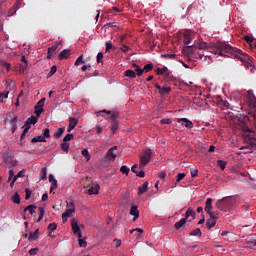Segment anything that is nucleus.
<instances>
[{"mask_svg": "<svg viewBox=\"0 0 256 256\" xmlns=\"http://www.w3.org/2000/svg\"><path fill=\"white\" fill-rule=\"evenodd\" d=\"M195 49L210 51V53H214V55H220V57H224L223 53H229V55H234L236 59H239L245 65V67H249V62L247 59L249 57L247 55H243L241 50L225 43V42H217L216 44H207L205 42L196 43L193 45Z\"/></svg>", "mask_w": 256, "mask_h": 256, "instance_id": "nucleus-1", "label": "nucleus"}, {"mask_svg": "<svg viewBox=\"0 0 256 256\" xmlns=\"http://www.w3.org/2000/svg\"><path fill=\"white\" fill-rule=\"evenodd\" d=\"M204 210L210 217V219L206 221V227L207 229H213V227L217 225V219H219L218 214L213 211V199L207 198Z\"/></svg>", "mask_w": 256, "mask_h": 256, "instance_id": "nucleus-2", "label": "nucleus"}, {"mask_svg": "<svg viewBox=\"0 0 256 256\" xmlns=\"http://www.w3.org/2000/svg\"><path fill=\"white\" fill-rule=\"evenodd\" d=\"M244 139H245V142L247 143V145L242 146L240 148L241 151H243L245 149H251L253 147H256L255 131H253L249 128H244Z\"/></svg>", "mask_w": 256, "mask_h": 256, "instance_id": "nucleus-3", "label": "nucleus"}, {"mask_svg": "<svg viewBox=\"0 0 256 256\" xmlns=\"http://www.w3.org/2000/svg\"><path fill=\"white\" fill-rule=\"evenodd\" d=\"M235 205V198L233 197H225L222 200H218L216 202V207L220 211H227V209H231Z\"/></svg>", "mask_w": 256, "mask_h": 256, "instance_id": "nucleus-4", "label": "nucleus"}, {"mask_svg": "<svg viewBox=\"0 0 256 256\" xmlns=\"http://www.w3.org/2000/svg\"><path fill=\"white\" fill-rule=\"evenodd\" d=\"M248 95V106L250 109L249 115L254 117L256 119V97L255 94L253 93V90H248L247 92Z\"/></svg>", "mask_w": 256, "mask_h": 256, "instance_id": "nucleus-5", "label": "nucleus"}, {"mask_svg": "<svg viewBox=\"0 0 256 256\" xmlns=\"http://www.w3.org/2000/svg\"><path fill=\"white\" fill-rule=\"evenodd\" d=\"M103 113H106V115H111L108 119V121H113V123H117V118L119 117L118 111H109V110H101L98 112V115H103Z\"/></svg>", "mask_w": 256, "mask_h": 256, "instance_id": "nucleus-6", "label": "nucleus"}, {"mask_svg": "<svg viewBox=\"0 0 256 256\" xmlns=\"http://www.w3.org/2000/svg\"><path fill=\"white\" fill-rule=\"evenodd\" d=\"M99 189H101L99 184H95L90 187L84 186V191L87 193V195H99Z\"/></svg>", "mask_w": 256, "mask_h": 256, "instance_id": "nucleus-7", "label": "nucleus"}, {"mask_svg": "<svg viewBox=\"0 0 256 256\" xmlns=\"http://www.w3.org/2000/svg\"><path fill=\"white\" fill-rule=\"evenodd\" d=\"M71 227L74 235H77L78 239H81V237H83V233H81V227L77 223V220L72 219Z\"/></svg>", "mask_w": 256, "mask_h": 256, "instance_id": "nucleus-8", "label": "nucleus"}, {"mask_svg": "<svg viewBox=\"0 0 256 256\" xmlns=\"http://www.w3.org/2000/svg\"><path fill=\"white\" fill-rule=\"evenodd\" d=\"M151 150H146L144 155L140 157V167H145L151 161Z\"/></svg>", "mask_w": 256, "mask_h": 256, "instance_id": "nucleus-9", "label": "nucleus"}, {"mask_svg": "<svg viewBox=\"0 0 256 256\" xmlns=\"http://www.w3.org/2000/svg\"><path fill=\"white\" fill-rule=\"evenodd\" d=\"M108 161H115L117 159V146L110 148L106 153Z\"/></svg>", "mask_w": 256, "mask_h": 256, "instance_id": "nucleus-10", "label": "nucleus"}, {"mask_svg": "<svg viewBox=\"0 0 256 256\" xmlns=\"http://www.w3.org/2000/svg\"><path fill=\"white\" fill-rule=\"evenodd\" d=\"M154 87L158 90L159 95H169L171 93V87H161L159 84H154Z\"/></svg>", "mask_w": 256, "mask_h": 256, "instance_id": "nucleus-11", "label": "nucleus"}, {"mask_svg": "<svg viewBox=\"0 0 256 256\" xmlns=\"http://www.w3.org/2000/svg\"><path fill=\"white\" fill-rule=\"evenodd\" d=\"M177 122L180 125H183L184 127H186V129H193V122H191V120L187 118H179Z\"/></svg>", "mask_w": 256, "mask_h": 256, "instance_id": "nucleus-12", "label": "nucleus"}, {"mask_svg": "<svg viewBox=\"0 0 256 256\" xmlns=\"http://www.w3.org/2000/svg\"><path fill=\"white\" fill-rule=\"evenodd\" d=\"M57 49H59V44H54L52 47L48 48V55H47V59L51 60L53 59V55H55V53H57Z\"/></svg>", "mask_w": 256, "mask_h": 256, "instance_id": "nucleus-13", "label": "nucleus"}, {"mask_svg": "<svg viewBox=\"0 0 256 256\" xmlns=\"http://www.w3.org/2000/svg\"><path fill=\"white\" fill-rule=\"evenodd\" d=\"M71 55V50L69 49H64L60 52L58 55L59 61H63V59H69V56Z\"/></svg>", "mask_w": 256, "mask_h": 256, "instance_id": "nucleus-14", "label": "nucleus"}, {"mask_svg": "<svg viewBox=\"0 0 256 256\" xmlns=\"http://www.w3.org/2000/svg\"><path fill=\"white\" fill-rule=\"evenodd\" d=\"M77 123H79L77 118L70 117V122H69V126L67 129L68 133H71L73 131V129H75V127H77Z\"/></svg>", "mask_w": 256, "mask_h": 256, "instance_id": "nucleus-15", "label": "nucleus"}, {"mask_svg": "<svg viewBox=\"0 0 256 256\" xmlns=\"http://www.w3.org/2000/svg\"><path fill=\"white\" fill-rule=\"evenodd\" d=\"M130 215H132L133 221H137V219H139V209L137 206H132L130 209Z\"/></svg>", "mask_w": 256, "mask_h": 256, "instance_id": "nucleus-16", "label": "nucleus"}, {"mask_svg": "<svg viewBox=\"0 0 256 256\" xmlns=\"http://www.w3.org/2000/svg\"><path fill=\"white\" fill-rule=\"evenodd\" d=\"M39 121V119L36 116H31L26 120L25 126L30 127V125H35Z\"/></svg>", "mask_w": 256, "mask_h": 256, "instance_id": "nucleus-17", "label": "nucleus"}, {"mask_svg": "<svg viewBox=\"0 0 256 256\" xmlns=\"http://www.w3.org/2000/svg\"><path fill=\"white\" fill-rule=\"evenodd\" d=\"M185 223H187V218H181L178 222H176L174 224V228L179 231V229H181V227H183V225H185Z\"/></svg>", "mask_w": 256, "mask_h": 256, "instance_id": "nucleus-18", "label": "nucleus"}, {"mask_svg": "<svg viewBox=\"0 0 256 256\" xmlns=\"http://www.w3.org/2000/svg\"><path fill=\"white\" fill-rule=\"evenodd\" d=\"M148 187L149 182H144V184L138 188V195H143V193H147Z\"/></svg>", "mask_w": 256, "mask_h": 256, "instance_id": "nucleus-19", "label": "nucleus"}, {"mask_svg": "<svg viewBox=\"0 0 256 256\" xmlns=\"http://www.w3.org/2000/svg\"><path fill=\"white\" fill-rule=\"evenodd\" d=\"M196 215H197V213H195V210H193L192 208H188L185 213L184 219H186V221H187V219H189V217H192L193 219H195Z\"/></svg>", "mask_w": 256, "mask_h": 256, "instance_id": "nucleus-20", "label": "nucleus"}, {"mask_svg": "<svg viewBox=\"0 0 256 256\" xmlns=\"http://www.w3.org/2000/svg\"><path fill=\"white\" fill-rule=\"evenodd\" d=\"M125 77H129V79H135L137 77V73L131 69H128L124 72Z\"/></svg>", "mask_w": 256, "mask_h": 256, "instance_id": "nucleus-21", "label": "nucleus"}, {"mask_svg": "<svg viewBox=\"0 0 256 256\" xmlns=\"http://www.w3.org/2000/svg\"><path fill=\"white\" fill-rule=\"evenodd\" d=\"M201 235H203V232H201L200 228H196L189 233L190 237H201Z\"/></svg>", "mask_w": 256, "mask_h": 256, "instance_id": "nucleus-22", "label": "nucleus"}, {"mask_svg": "<svg viewBox=\"0 0 256 256\" xmlns=\"http://www.w3.org/2000/svg\"><path fill=\"white\" fill-rule=\"evenodd\" d=\"M35 209H37V206L31 204L28 205L25 209H24V213H27V211H29L30 215H33L35 213Z\"/></svg>", "mask_w": 256, "mask_h": 256, "instance_id": "nucleus-23", "label": "nucleus"}, {"mask_svg": "<svg viewBox=\"0 0 256 256\" xmlns=\"http://www.w3.org/2000/svg\"><path fill=\"white\" fill-rule=\"evenodd\" d=\"M28 239L29 241H35L36 239H39V229H36L35 232L30 233Z\"/></svg>", "mask_w": 256, "mask_h": 256, "instance_id": "nucleus-24", "label": "nucleus"}, {"mask_svg": "<svg viewBox=\"0 0 256 256\" xmlns=\"http://www.w3.org/2000/svg\"><path fill=\"white\" fill-rule=\"evenodd\" d=\"M48 231H49V237H51V234L53 233V231H57V223H50L48 225Z\"/></svg>", "mask_w": 256, "mask_h": 256, "instance_id": "nucleus-25", "label": "nucleus"}, {"mask_svg": "<svg viewBox=\"0 0 256 256\" xmlns=\"http://www.w3.org/2000/svg\"><path fill=\"white\" fill-rule=\"evenodd\" d=\"M65 133V127L63 128H58L55 133H54V137H56V139H59L63 134Z\"/></svg>", "mask_w": 256, "mask_h": 256, "instance_id": "nucleus-26", "label": "nucleus"}, {"mask_svg": "<svg viewBox=\"0 0 256 256\" xmlns=\"http://www.w3.org/2000/svg\"><path fill=\"white\" fill-rule=\"evenodd\" d=\"M46 141L43 136H37L32 138L31 143H45Z\"/></svg>", "mask_w": 256, "mask_h": 256, "instance_id": "nucleus-27", "label": "nucleus"}, {"mask_svg": "<svg viewBox=\"0 0 256 256\" xmlns=\"http://www.w3.org/2000/svg\"><path fill=\"white\" fill-rule=\"evenodd\" d=\"M13 203H16V205H19V203H21V196H19V193H15L12 197H11Z\"/></svg>", "mask_w": 256, "mask_h": 256, "instance_id": "nucleus-28", "label": "nucleus"}, {"mask_svg": "<svg viewBox=\"0 0 256 256\" xmlns=\"http://www.w3.org/2000/svg\"><path fill=\"white\" fill-rule=\"evenodd\" d=\"M193 41V36L191 34L184 35V43L185 45H189Z\"/></svg>", "mask_w": 256, "mask_h": 256, "instance_id": "nucleus-29", "label": "nucleus"}, {"mask_svg": "<svg viewBox=\"0 0 256 256\" xmlns=\"http://www.w3.org/2000/svg\"><path fill=\"white\" fill-rule=\"evenodd\" d=\"M38 210H39V217H38L37 223H39V221H42L43 216L45 215V208L39 207Z\"/></svg>", "mask_w": 256, "mask_h": 256, "instance_id": "nucleus-30", "label": "nucleus"}, {"mask_svg": "<svg viewBox=\"0 0 256 256\" xmlns=\"http://www.w3.org/2000/svg\"><path fill=\"white\" fill-rule=\"evenodd\" d=\"M69 147H70V144L68 142H63L61 144V149L62 151H64L65 153H69Z\"/></svg>", "mask_w": 256, "mask_h": 256, "instance_id": "nucleus-31", "label": "nucleus"}, {"mask_svg": "<svg viewBox=\"0 0 256 256\" xmlns=\"http://www.w3.org/2000/svg\"><path fill=\"white\" fill-rule=\"evenodd\" d=\"M82 155H83V157H85L86 161H91V155L89 154V150L83 149Z\"/></svg>", "mask_w": 256, "mask_h": 256, "instance_id": "nucleus-32", "label": "nucleus"}, {"mask_svg": "<svg viewBox=\"0 0 256 256\" xmlns=\"http://www.w3.org/2000/svg\"><path fill=\"white\" fill-rule=\"evenodd\" d=\"M74 211H75L74 208H68L62 215H64V217H71V215H73Z\"/></svg>", "mask_w": 256, "mask_h": 256, "instance_id": "nucleus-33", "label": "nucleus"}, {"mask_svg": "<svg viewBox=\"0 0 256 256\" xmlns=\"http://www.w3.org/2000/svg\"><path fill=\"white\" fill-rule=\"evenodd\" d=\"M120 171L121 173H123V175H129V172L131 171V169H129V167L124 165V166H121Z\"/></svg>", "mask_w": 256, "mask_h": 256, "instance_id": "nucleus-34", "label": "nucleus"}, {"mask_svg": "<svg viewBox=\"0 0 256 256\" xmlns=\"http://www.w3.org/2000/svg\"><path fill=\"white\" fill-rule=\"evenodd\" d=\"M36 107L38 109H43V107H45V98H42L38 101V103L36 104Z\"/></svg>", "mask_w": 256, "mask_h": 256, "instance_id": "nucleus-35", "label": "nucleus"}, {"mask_svg": "<svg viewBox=\"0 0 256 256\" xmlns=\"http://www.w3.org/2000/svg\"><path fill=\"white\" fill-rule=\"evenodd\" d=\"M217 165L220 167V169L222 171H225V166L227 165V162L223 161V160H218L217 161Z\"/></svg>", "mask_w": 256, "mask_h": 256, "instance_id": "nucleus-36", "label": "nucleus"}, {"mask_svg": "<svg viewBox=\"0 0 256 256\" xmlns=\"http://www.w3.org/2000/svg\"><path fill=\"white\" fill-rule=\"evenodd\" d=\"M7 97H9V91L0 93V103H3V100L7 99Z\"/></svg>", "mask_w": 256, "mask_h": 256, "instance_id": "nucleus-37", "label": "nucleus"}, {"mask_svg": "<svg viewBox=\"0 0 256 256\" xmlns=\"http://www.w3.org/2000/svg\"><path fill=\"white\" fill-rule=\"evenodd\" d=\"M56 73H57V66H52L48 75H47V77L49 78V77L53 76Z\"/></svg>", "mask_w": 256, "mask_h": 256, "instance_id": "nucleus-38", "label": "nucleus"}, {"mask_svg": "<svg viewBox=\"0 0 256 256\" xmlns=\"http://www.w3.org/2000/svg\"><path fill=\"white\" fill-rule=\"evenodd\" d=\"M190 173H191V177L195 178V177H198L199 175V170L197 168H192L190 170Z\"/></svg>", "mask_w": 256, "mask_h": 256, "instance_id": "nucleus-39", "label": "nucleus"}, {"mask_svg": "<svg viewBox=\"0 0 256 256\" xmlns=\"http://www.w3.org/2000/svg\"><path fill=\"white\" fill-rule=\"evenodd\" d=\"M105 45H106L105 51H106V53H109V51H111V49H113V44L111 43V41H107L105 43Z\"/></svg>", "mask_w": 256, "mask_h": 256, "instance_id": "nucleus-40", "label": "nucleus"}, {"mask_svg": "<svg viewBox=\"0 0 256 256\" xmlns=\"http://www.w3.org/2000/svg\"><path fill=\"white\" fill-rule=\"evenodd\" d=\"M144 71H145V73H149V71H153V64L152 63L146 64L144 66Z\"/></svg>", "mask_w": 256, "mask_h": 256, "instance_id": "nucleus-41", "label": "nucleus"}, {"mask_svg": "<svg viewBox=\"0 0 256 256\" xmlns=\"http://www.w3.org/2000/svg\"><path fill=\"white\" fill-rule=\"evenodd\" d=\"M165 81H171L173 79V74L171 72H166L164 74Z\"/></svg>", "mask_w": 256, "mask_h": 256, "instance_id": "nucleus-42", "label": "nucleus"}, {"mask_svg": "<svg viewBox=\"0 0 256 256\" xmlns=\"http://www.w3.org/2000/svg\"><path fill=\"white\" fill-rule=\"evenodd\" d=\"M83 63H85V61L83 60V55H80V56L77 58V60H76V62H75V65H76V66L83 65Z\"/></svg>", "mask_w": 256, "mask_h": 256, "instance_id": "nucleus-43", "label": "nucleus"}, {"mask_svg": "<svg viewBox=\"0 0 256 256\" xmlns=\"http://www.w3.org/2000/svg\"><path fill=\"white\" fill-rule=\"evenodd\" d=\"M49 137H51L50 130H49V128H46L43 131V138L44 139H49Z\"/></svg>", "mask_w": 256, "mask_h": 256, "instance_id": "nucleus-44", "label": "nucleus"}, {"mask_svg": "<svg viewBox=\"0 0 256 256\" xmlns=\"http://www.w3.org/2000/svg\"><path fill=\"white\" fill-rule=\"evenodd\" d=\"M134 73H136V75L138 77H141V75H143V73H145V70L141 69L140 67H137V69H135Z\"/></svg>", "mask_w": 256, "mask_h": 256, "instance_id": "nucleus-45", "label": "nucleus"}, {"mask_svg": "<svg viewBox=\"0 0 256 256\" xmlns=\"http://www.w3.org/2000/svg\"><path fill=\"white\" fill-rule=\"evenodd\" d=\"M186 53L189 56L193 55L195 53V50H193V46H187Z\"/></svg>", "mask_w": 256, "mask_h": 256, "instance_id": "nucleus-46", "label": "nucleus"}, {"mask_svg": "<svg viewBox=\"0 0 256 256\" xmlns=\"http://www.w3.org/2000/svg\"><path fill=\"white\" fill-rule=\"evenodd\" d=\"M36 117H41V113H43V108H37V106H35V111H34Z\"/></svg>", "mask_w": 256, "mask_h": 256, "instance_id": "nucleus-47", "label": "nucleus"}, {"mask_svg": "<svg viewBox=\"0 0 256 256\" xmlns=\"http://www.w3.org/2000/svg\"><path fill=\"white\" fill-rule=\"evenodd\" d=\"M78 245H79L80 247L85 248V247H87V241H85V240L79 238V239H78Z\"/></svg>", "mask_w": 256, "mask_h": 256, "instance_id": "nucleus-48", "label": "nucleus"}, {"mask_svg": "<svg viewBox=\"0 0 256 256\" xmlns=\"http://www.w3.org/2000/svg\"><path fill=\"white\" fill-rule=\"evenodd\" d=\"M162 59H175V54H162Z\"/></svg>", "mask_w": 256, "mask_h": 256, "instance_id": "nucleus-49", "label": "nucleus"}, {"mask_svg": "<svg viewBox=\"0 0 256 256\" xmlns=\"http://www.w3.org/2000/svg\"><path fill=\"white\" fill-rule=\"evenodd\" d=\"M246 243H247V245H254V247H256V239H254V238H248L246 240Z\"/></svg>", "mask_w": 256, "mask_h": 256, "instance_id": "nucleus-50", "label": "nucleus"}, {"mask_svg": "<svg viewBox=\"0 0 256 256\" xmlns=\"http://www.w3.org/2000/svg\"><path fill=\"white\" fill-rule=\"evenodd\" d=\"M176 177L177 183H180V181H183V179H185V173H179Z\"/></svg>", "mask_w": 256, "mask_h": 256, "instance_id": "nucleus-51", "label": "nucleus"}, {"mask_svg": "<svg viewBox=\"0 0 256 256\" xmlns=\"http://www.w3.org/2000/svg\"><path fill=\"white\" fill-rule=\"evenodd\" d=\"M54 189H57V180H54L53 182H51L50 193H53Z\"/></svg>", "mask_w": 256, "mask_h": 256, "instance_id": "nucleus-52", "label": "nucleus"}, {"mask_svg": "<svg viewBox=\"0 0 256 256\" xmlns=\"http://www.w3.org/2000/svg\"><path fill=\"white\" fill-rule=\"evenodd\" d=\"M41 172H42L41 179H42V180L47 179V168L43 167L42 170H41Z\"/></svg>", "mask_w": 256, "mask_h": 256, "instance_id": "nucleus-53", "label": "nucleus"}, {"mask_svg": "<svg viewBox=\"0 0 256 256\" xmlns=\"http://www.w3.org/2000/svg\"><path fill=\"white\" fill-rule=\"evenodd\" d=\"M244 41H246V43L251 44L253 43V37L246 35L244 36Z\"/></svg>", "mask_w": 256, "mask_h": 256, "instance_id": "nucleus-54", "label": "nucleus"}, {"mask_svg": "<svg viewBox=\"0 0 256 256\" xmlns=\"http://www.w3.org/2000/svg\"><path fill=\"white\" fill-rule=\"evenodd\" d=\"M72 139H73V134H67L64 137L63 141H64V143H67V141H71Z\"/></svg>", "mask_w": 256, "mask_h": 256, "instance_id": "nucleus-55", "label": "nucleus"}, {"mask_svg": "<svg viewBox=\"0 0 256 256\" xmlns=\"http://www.w3.org/2000/svg\"><path fill=\"white\" fill-rule=\"evenodd\" d=\"M97 63H103V54H102V52H99L97 54Z\"/></svg>", "mask_w": 256, "mask_h": 256, "instance_id": "nucleus-56", "label": "nucleus"}, {"mask_svg": "<svg viewBox=\"0 0 256 256\" xmlns=\"http://www.w3.org/2000/svg\"><path fill=\"white\" fill-rule=\"evenodd\" d=\"M39 248H32L29 250V255H37Z\"/></svg>", "mask_w": 256, "mask_h": 256, "instance_id": "nucleus-57", "label": "nucleus"}, {"mask_svg": "<svg viewBox=\"0 0 256 256\" xmlns=\"http://www.w3.org/2000/svg\"><path fill=\"white\" fill-rule=\"evenodd\" d=\"M160 122L162 123V125H171V119L169 118L162 119Z\"/></svg>", "mask_w": 256, "mask_h": 256, "instance_id": "nucleus-58", "label": "nucleus"}, {"mask_svg": "<svg viewBox=\"0 0 256 256\" xmlns=\"http://www.w3.org/2000/svg\"><path fill=\"white\" fill-rule=\"evenodd\" d=\"M25 193H26L25 199H26V200L31 199V190L25 189Z\"/></svg>", "mask_w": 256, "mask_h": 256, "instance_id": "nucleus-59", "label": "nucleus"}, {"mask_svg": "<svg viewBox=\"0 0 256 256\" xmlns=\"http://www.w3.org/2000/svg\"><path fill=\"white\" fill-rule=\"evenodd\" d=\"M119 129V126L117 125V122H114V124L111 127L112 133H115Z\"/></svg>", "mask_w": 256, "mask_h": 256, "instance_id": "nucleus-60", "label": "nucleus"}, {"mask_svg": "<svg viewBox=\"0 0 256 256\" xmlns=\"http://www.w3.org/2000/svg\"><path fill=\"white\" fill-rule=\"evenodd\" d=\"M9 181H11L12 179H15V171L13 170H9Z\"/></svg>", "mask_w": 256, "mask_h": 256, "instance_id": "nucleus-61", "label": "nucleus"}, {"mask_svg": "<svg viewBox=\"0 0 256 256\" xmlns=\"http://www.w3.org/2000/svg\"><path fill=\"white\" fill-rule=\"evenodd\" d=\"M120 51H122L123 53H127V51H129V46L122 45V47H120Z\"/></svg>", "mask_w": 256, "mask_h": 256, "instance_id": "nucleus-62", "label": "nucleus"}, {"mask_svg": "<svg viewBox=\"0 0 256 256\" xmlns=\"http://www.w3.org/2000/svg\"><path fill=\"white\" fill-rule=\"evenodd\" d=\"M220 105H222L223 107H229V101H227V100H220Z\"/></svg>", "mask_w": 256, "mask_h": 256, "instance_id": "nucleus-63", "label": "nucleus"}, {"mask_svg": "<svg viewBox=\"0 0 256 256\" xmlns=\"http://www.w3.org/2000/svg\"><path fill=\"white\" fill-rule=\"evenodd\" d=\"M3 67H5V69L7 71H11V64L7 63V62H3Z\"/></svg>", "mask_w": 256, "mask_h": 256, "instance_id": "nucleus-64", "label": "nucleus"}]
</instances>
